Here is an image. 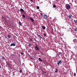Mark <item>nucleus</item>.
Masks as SVG:
<instances>
[{"label": "nucleus", "mask_w": 77, "mask_h": 77, "mask_svg": "<svg viewBox=\"0 0 77 77\" xmlns=\"http://www.w3.org/2000/svg\"><path fill=\"white\" fill-rule=\"evenodd\" d=\"M66 8L67 10H69L71 8V6L69 4H67L65 5Z\"/></svg>", "instance_id": "nucleus-1"}, {"label": "nucleus", "mask_w": 77, "mask_h": 77, "mask_svg": "<svg viewBox=\"0 0 77 77\" xmlns=\"http://www.w3.org/2000/svg\"><path fill=\"white\" fill-rule=\"evenodd\" d=\"M57 65H59L62 64V61L60 60H59V61H57Z\"/></svg>", "instance_id": "nucleus-2"}, {"label": "nucleus", "mask_w": 77, "mask_h": 77, "mask_svg": "<svg viewBox=\"0 0 77 77\" xmlns=\"http://www.w3.org/2000/svg\"><path fill=\"white\" fill-rule=\"evenodd\" d=\"M35 48L36 50L37 51H38H38H39V48H38V46H35Z\"/></svg>", "instance_id": "nucleus-3"}, {"label": "nucleus", "mask_w": 77, "mask_h": 77, "mask_svg": "<svg viewBox=\"0 0 77 77\" xmlns=\"http://www.w3.org/2000/svg\"><path fill=\"white\" fill-rule=\"evenodd\" d=\"M43 19H47V16L45 14H43Z\"/></svg>", "instance_id": "nucleus-4"}, {"label": "nucleus", "mask_w": 77, "mask_h": 77, "mask_svg": "<svg viewBox=\"0 0 77 77\" xmlns=\"http://www.w3.org/2000/svg\"><path fill=\"white\" fill-rule=\"evenodd\" d=\"M29 19L32 22H34V19L30 17Z\"/></svg>", "instance_id": "nucleus-5"}, {"label": "nucleus", "mask_w": 77, "mask_h": 77, "mask_svg": "<svg viewBox=\"0 0 77 77\" xmlns=\"http://www.w3.org/2000/svg\"><path fill=\"white\" fill-rule=\"evenodd\" d=\"M73 42H74V43H75V42H77V39H75L73 40Z\"/></svg>", "instance_id": "nucleus-6"}, {"label": "nucleus", "mask_w": 77, "mask_h": 77, "mask_svg": "<svg viewBox=\"0 0 77 77\" xmlns=\"http://www.w3.org/2000/svg\"><path fill=\"white\" fill-rule=\"evenodd\" d=\"M55 72H56V73H57V72H58V69H55Z\"/></svg>", "instance_id": "nucleus-7"}, {"label": "nucleus", "mask_w": 77, "mask_h": 77, "mask_svg": "<svg viewBox=\"0 0 77 77\" xmlns=\"http://www.w3.org/2000/svg\"><path fill=\"white\" fill-rule=\"evenodd\" d=\"M10 46H15V44L14 43H12L11 45Z\"/></svg>", "instance_id": "nucleus-8"}, {"label": "nucleus", "mask_w": 77, "mask_h": 77, "mask_svg": "<svg viewBox=\"0 0 77 77\" xmlns=\"http://www.w3.org/2000/svg\"><path fill=\"white\" fill-rule=\"evenodd\" d=\"M42 28L43 29H44V30H45V27L44 26H42Z\"/></svg>", "instance_id": "nucleus-9"}, {"label": "nucleus", "mask_w": 77, "mask_h": 77, "mask_svg": "<svg viewBox=\"0 0 77 77\" xmlns=\"http://www.w3.org/2000/svg\"><path fill=\"white\" fill-rule=\"evenodd\" d=\"M20 11H21L22 12H24V10L22 8L20 9Z\"/></svg>", "instance_id": "nucleus-10"}, {"label": "nucleus", "mask_w": 77, "mask_h": 77, "mask_svg": "<svg viewBox=\"0 0 77 77\" xmlns=\"http://www.w3.org/2000/svg\"><path fill=\"white\" fill-rule=\"evenodd\" d=\"M7 65L8 66H10V63H9V62H7Z\"/></svg>", "instance_id": "nucleus-11"}, {"label": "nucleus", "mask_w": 77, "mask_h": 77, "mask_svg": "<svg viewBox=\"0 0 77 77\" xmlns=\"http://www.w3.org/2000/svg\"><path fill=\"white\" fill-rule=\"evenodd\" d=\"M72 15H69L68 16V17L69 18L71 19V17H72Z\"/></svg>", "instance_id": "nucleus-12"}, {"label": "nucleus", "mask_w": 77, "mask_h": 77, "mask_svg": "<svg viewBox=\"0 0 77 77\" xmlns=\"http://www.w3.org/2000/svg\"><path fill=\"white\" fill-rule=\"evenodd\" d=\"M38 37H39V38H40V40H41V38H42V37H41L40 35H38Z\"/></svg>", "instance_id": "nucleus-13"}, {"label": "nucleus", "mask_w": 77, "mask_h": 77, "mask_svg": "<svg viewBox=\"0 0 77 77\" xmlns=\"http://www.w3.org/2000/svg\"><path fill=\"white\" fill-rule=\"evenodd\" d=\"M38 60H39V61H41V62H42V60H41V58H38Z\"/></svg>", "instance_id": "nucleus-14"}, {"label": "nucleus", "mask_w": 77, "mask_h": 77, "mask_svg": "<svg viewBox=\"0 0 77 77\" xmlns=\"http://www.w3.org/2000/svg\"><path fill=\"white\" fill-rule=\"evenodd\" d=\"M7 37L8 38H11V35H7Z\"/></svg>", "instance_id": "nucleus-15"}, {"label": "nucleus", "mask_w": 77, "mask_h": 77, "mask_svg": "<svg viewBox=\"0 0 77 77\" xmlns=\"http://www.w3.org/2000/svg\"><path fill=\"white\" fill-rule=\"evenodd\" d=\"M31 45H32V44L30 43H29V45H28V47H30V46H31Z\"/></svg>", "instance_id": "nucleus-16"}, {"label": "nucleus", "mask_w": 77, "mask_h": 77, "mask_svg": "<svg viewBox=\"0 0 77 77\" xmlns=\"http://www.w3.org/2000/svg\"><path fill=\"white\" fill-rule=\"evenodd\" d=\"M19 25H20V26H22L21 23V22H19Z\"/></svg>", "instance_id": "nucleus-17"}, {"label": "nucleus", "mask_w": 77, "mask_h": 77, "mask_svg": "<svg viewBox=\"0 0 77 77\" xmlns=\"http://www.w3.org/2000/svg\"><path fill=\"white\" fill-rule=\"evenodd\" d=\"M61 52H58V56H60V55H61Z\"/></svg>", "instance_id": "nucleus-18"}, {"label": "nucleus", "mask_w": 77, "mask_h": 77, "mask_svg": "<svg viewBox=\"0 0 77 77\" xmlns=\"http://www.w3.org/2000/svg\"><path fill=\"white\" fill-rule=\"evenodd\" d=\"M74 21L75 22V23H77V20H74Z\"/></svg>", "instance_id": "nucleus-19"}, {"label": "nucleus", "mask_w": 77, "mask_h": 77, "mask_svg": "<svg viewBox=\"0 0 77 77\" xmlns=\"http://www.w3.org/2000/svg\"><path fill=\"white\" fill-rule=\"evenodd\" d=\"M74 77H75V76H76V73H75L74 72Z\"/></svg>", "instance_id": "nucleus-20"}, {"label": "nucleus", "mask_w": 77, "mask_h": 77, "mask_svg": "<svg viewBox=\"0 0 77 77\" xmlns=\"http://www.w3.org/2000/svg\"><path fill=\"white\" fill-rule=\"evenodd\" d=\"M74 30L75 32H77V28H75V29H74Z\"/></svg>", "instance_id": "nucleus-21"}, {"label": "nucleus", "mask_w": 77, "mask_h": 77, "mask_svg": "<svg viewBox=\"0 0 77 77\" xmlns=\"http://www.w3.org/2000/svg\"><path fill=\"white\" fill-rule=\"evenodd\" d=\"M2 60H5V57H2Z\"/></svg>", "instance_id": "nucleus-22"}, {"label": "nucleus", "mask_w": 77, "mask_h": 77, "mask_svg": "<svg viewBox=\"0 0 77 77\" xmlns=\"http://www.w3.org/2000/svg\"><path fill=\"white\" fill-rule=\"evenodd\" d=\"M23 18H25V17H26V16H25V15H24V14H23Z\"/></svg>", "instance_id": "nucleus-23"}, {"label": "nucleus", "mask_w": 77, "mask_h": 77, "mask_svg": "<svg viewBox=\"0 0 77 77\" xmlns=\"http://www.w3.org/2000/svg\"><path fill=\"white\" fill-rule=\"evenodd\" d=\"M53 6L54 8H56V5H54Z\"/></svg>", "instance_id": "nucleus-24"}, {"label": "nucleus", "mask_w": 77, "mask_h": 77, "mask_svg": "<svg viewBox=\"0 0 77 77\" xmlns=\"http://www.w3.org/2000/svg\"><path fill=\"white\" fill-rule=\"evenodd\" d=\"M43 35L45 36V37H47V35H46V34H45L44 33L43 34Z\"/></svg>", "instance_id": "nucleus-25"}, {"label": "nucleus", "mask_w": 77, "mask_h": 77, "mask_svg": "<svg viewBox=\"0 0 77 77\" xmlns=\"http://www.w3.org/2000/svg\"><path fill=\"white\" fill-rule=\"evenodd\" d=\"M37 9H39V7L37 6Z\"/></svg>", "instance_id": "nucleus-26"}, {"label": "nucleus", "mask_w": 77, "mask_h": 77, "mask_svg": "<svg viewBox=\"0 0 77 77\" xmlns=\"http://www.w3.org/2000/svg\"><path fill=\"white\" fill-rule=\"evenodd\" d=\"M22 72V70H20V73H21Z\"/></svg>", "instance_id": "nucleus-27"}, {"label": "nucleus", "mask_w": 77, "mask_h": 77, "mask_svg": "<svg viewBox=\"0 0 77 77\" xmlns=\"http://www.w3.org/2000/svg\"><path fill=\"white\" fill-rule=\"evenodd\" d=\"M29 40L30 41H32V38H29Z\"/></svg>", "instance_id": "nucleus-28"}, {"label": "nucleus", "mask_w": 77, "mask_h": 77, "mask_svg": "<svg viewBox=\"0 0 77 77\" xmlns=\"http://www.w3.org/2000/svg\"><path fill=\"white\" fill-rule=\"evenodd\" d=\"M21 54L22 55H23V54H23V53L21 52Z\"/></svg>", "instance_id": "nucleus-29"}, {"label": "nucleus", "mask_w": 77, "mask_h": 77, "mask_svg": "<svg viewBox=\"0 0 77 77\" xmlns=\"http://www.w3.org/2000/svg\"><path fill=\"white\" fill-rule=\"evenodd\" d=\"M4 19H5V17H2Z\"/></svg>", "instance_id": "nucleus-30"}, {"label": "nucleus", "mask_w": 77, "mask_h": 77, "mask_svg": "<svg viewBox=\"0 0 77 77\" xmlns=\"http://www.w3.org/2000/svg\"><path fill=\"white\" fill-rule=\"evenodd\" d=\"M2 29V27H1V26H0V29Z\"/></svg>", "instance_id": "nucleus-31"}, {"label": "nucleus", "mask_w": 77, "mask_h": 77, "mask_svg": "<svg viewBox=\"0 0 77 77\" xmlns=\"http://www.w3.org/2000/svg\"><path fill=\"white\" fill-rule=\"evenodd\" d=\"M41 15H42L43 14H42V13H41Z\"/></svg>", "instance_id": "nucleus-32"}, {"label": "nucleus", "mask_w": 77, "mask_h": 77, "mask_svg": "<svg viewBox=\"0 0 77 77\" xmlns=\"http://www.w3.org/2000/svg\"><path fill=\"white\" fill-rule=\"evenodd\" d=\"M7 18H9V17H7Z\"/></svg>", "instance_id": "nucleus-33"}, {"label": "nucleus", "mask_w": 77, "mask_h": 77, "mask_svg": "<svg viewBox=\"0 0 77 77\" xmlns=\"http://www.w3.org/2000/svg\"><path fill=\"white\" fill-rule=\"evenodd\" d=\"M31 1H33V0H30Z\"/></svg>", "instance_id": "nucleus-34"}, {"label": "nucleus", "mask_w": 77, "mask_h": 77, "mask_svg": "<svg viewBox=\"0 0 77 77\" xmlns=\"http://www.w3.org/2000/svg\"><path fill=\"white\" fill-rule=\"evenodd\" d=\"M42 38V39H43V38L42 37V38Z\"/></svg>", "instance_id": "nucleus-35"}, {"label": "nucleus", "mask_w": 77, "mask_h": 77, "mask_svg": "<svg viewBox=\"0 0 77 77\" xmlns=\"http://www.w3.org/2000/svg\"><path fill=\"white\" fill-rule=\"evenodd\" d=\"M1 68V66H0V69Z\"/></svg>", "instance_id": "nucleus-36"}]
</instances>
